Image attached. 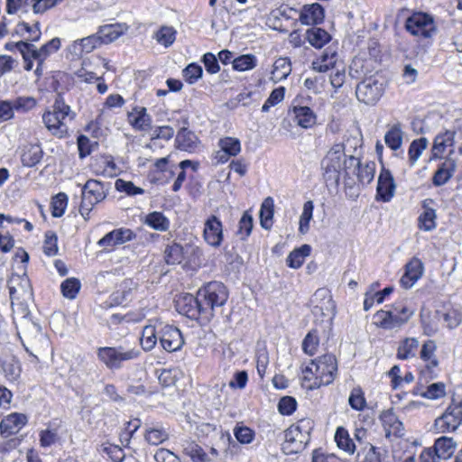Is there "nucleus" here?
I'll return each instance as SVG.
<instances>
[{
    "instance_id": "obj_1",
    "label": "nucleus",
    "mask_w": 462,
    "mask_h": 462,
    "mask_svg": "<svg viewBox=\"0 0 462 462\" xmlns=\"http://www.w3.org/2000/svg\"><path fill=\"white\" fill-rule=\"evenodd\" d=\"M356 165L357 158L346 155L344 143H335L321 161L324 180L337 185L342 175L351 179L352 174H356V169L352 170V166Z\"/></svg>"
},
{
    "instance_id": "obj_2",
    "label": "nucleus",
    "mask_w": 462,
    "mask_h": 462,
    "mask_svg": "<svg viewBox=\"0 0 462 462\" xmlns=\"http://www.w3.org/2000/svg\"><path fill=\"white\" fill-rule=\"evenodd\" d=\"M75 117V113L70 106L65 104L63 98L59 95L51 106V110L42 115V121L46 128L56 137L63 138L69 134V122Z\"/></svg>"
},
{
    "instance_id": "obj_3",
    "label": "nucleus",
    "mask_w": 462,
    "mask_h": 462,
    "mask_svg": "<svg viewBox=\"0 0 462 462\" xmlns=\"http://www.w3.org/2000/svg\"><path fill=\"white\" fill-rule=\"evenodd\" d=\"M313 427V420L305 418L288 428L284 432L282 450L286 454H297L302 451L310 440Z\"/></svg>"
},
{
    "instance_id": "obj_4",
    "label": "nucleus",
    "mask_w": 462,
    "mask_h": 462,
    "mask_svg": "<svg viewBox=\"0 0 462 462\" xmlns=\"http://www.w3.org/2000/svg\"><path fill=\"white\" fill-rule=\"evenodd\" d=\"M141 352L136 347L100 346L97 349L98 360L112 371L120 370L125 362L137 359Z\"/></svg>"
},
{
    "instance_id": "obj_5",
    "label": "nucleus",
    "mask_w": 462,
    "mask_h": 462,
    "mask_svg": "<svg viewBox=\"0 0 462 462\" xmlns=\"http://www.w3.org/2000/svg\"><path fill=\"white\" fill-rule=\"evenodd\" d=\"M198 292L202 311L207 318L213 317L216 309L224 306L228 299V291L220 282H210Z\"/></svg>"
},
{
    "instance_id": "obj_6",
    "label": "nucleus",
    "mask_w": 462,
    "mask_h": 462,
    "mask_svg": "<svg viewBox=\"0 0 462 462\" xmlns=\"http://www.w3.org/2000/svg\"><path fill=\"white\" fill-rule=\"evenodd\" d=\"M311 365L315 367V377L313 382L305 385L306 388L315 390L333 383L337 372V363L334 355L321 356L318 359L312 360Z\"/></svg>"
},
{
    "instance_id": "obj_7",
    "label": "nucleus",
    "mask_w": 462,
    "mask_h": 462,
    "mask_svg": "<svg viewBox=\"0 0 462 462\" xmlns=\"http://www.w3.org/2000/svg\"><path fill=\"white\" fill-rule=\"evenodd\" d=\"M107 195V189L99 180L90 179L81 189V203L79 211L84 218L88 217L93 207L103 201Z\"/></svg>"
},
{
    "instance_id": "obj_8",
    "label": "nucleus",
    "mask_w": 462,
    "mask_h": 462,
    "mask_svg": "<svg viewBox=\"0 0 462 462\" xmlns=\"http://www.w3.org/2000/svg\"><path fill=\"white\" fill-rule=\"evenodd\" d=\"M12 306H18L24 316L28 314L26 302L32 299V290L27 276L13 275L8 281Z\"/></svg>"
},
{
    "instance_id": "obj_9",
    "label": "nucleus",
    "mask_w": 462,
    "mask_h": 462,
    "mask_svg": "<svg viewBox=\"0 0 462 462\" xmlns=\"http://www.w3.org/2000/svg\"><path fill=\"white\" fill-rule=\"evenodd\" d=\"M385 81L381 76L373 75L359 82L356 95L360 102L375 105L384 93Z\"/></svg>"
},
{
    "instance_id": "obj_10",
    "label": "nucleus",
    "mask_w": 462,
    "mask_h": 462,
    "mask_svg": "<svg viewBox=\"0 0 462 462\" xmlns=\"http://www.w3.org/2000/svg\"><path fill=\"white\" fill-rule=\"evenodd\" d=\"M462 423V400L452 398L451 403L445 412L434 421L437 433H445L456 430Z\"/></svg>"
},
{
    "instance_id": "obj_11",
    "label": "nucleus",
    "mask_w": 462,
    "mask_h": 462,
    "mask_svg": "<svg viewBox=\"0 0 462 462\" xmlns=\"http://www.w3.org/2000/svg\"><path fill=\"white\" fill-rule=\"evenodd\" d=\"M405 29L413 36L430 39L437 32V27L431 15L426 13H414L406 19Z\"/></svg>"
},
{
    "instance_id": "obj_12",
    "label": "nucleus",
    "mask_w": 462,
    "mask_h": 462,
    "mask_svg": "<svg viewBox=\"0 0 462 462\" xmlns=\"http://www.w3.org/2000/svg\"><path fill=\"white\" fill-rule=\"evenodd\" d=\"M176 309L180 314L190 319H197L199 315H204L199 292L196 297L189 293L180 296L176 300Z\"/></svg>"
},
{
    "instance_id": "obj_13",
    "label": "nucleus",
    "mask_w": 462,
    "mask_h": 462,
    "mask_svg": "<svg viewBox=\"0 0 462 462\" xmlns=\"http://www.w3.org/2000/svg\"><path fill=\"white\" fill-rule=\"evenodd\" d=\"M203 237L208 245L219 247L222 244L223 225L217 217L210 216L204 223Z\"/></svg>"
},
{
    "instance_id": "obj_14",
    "label": "nucleus",
    "mask_w": 462,
    "mask_h": 462,
    "mask_svg": "<svg viewBox=\"0 0 462 462\" xmlns=\"http://www.w3.org/2000/svg\"><path fill=\"white\" fill-rule=\"evenodd\" d=\"M395 182L391 171L383 168L377 181L376 199L389 202L394 195Z\"/></svg>"
},
{
    "instance_id": "obj_15",
    "label": "nucleus",
    "mask_w": 462,
    "mask_h": 462,
    "mask_svg": "<svg viewBox=\"0 0 462 462\" xmlns=\"http://www.w3.org/2000/svg\"><path fill=\"white\" fill-rule=\"evenodd\" d=\"M160 343L168 352L178 351L184 344L180 330L173 326H165L161 331Z\"/></svg>"
},
{
    "instance_id": "obj_16",
    "label": "nucleus",
    "mask_w": 462,
    "mask_h": 462,
    "mask_svg": "<svg viewBox=\"0 0 462 462\" xmlns=\"http://www.w3.org/2000/svg\"><path fill=\"white\" fill-rule=\"evenodd\" d=\"M424 273V264L418 257H412L405 264V272L402 276L400 282L405 289L411 288L415 282L420 279Z\"/></svg>"
},
{
    "instance_id": "obj_17",
    "label": "nucleus",
    "mask_w": 462,
    "mask_h": 462,
    "mask_svg": "<svg viewBox=\"0 0 462 462\" xmlns=\"http://www.w3.org/2000/svg\"><path fill=\"white\" fill-rule=\"evenodd\" d=\"M310 303L313 305L312 311L315 314L320 312L321 315H327V313L333 312L335 310L331 293L326 288L318 289L312 295Z\"/></svg>"
},
{
    "instance_id": "obj_18",
    "label": "nucleus",
    "mask_w": 462,
    "mask_h": 462,
    "mask_svg": "<svg viewBox=\"0 0 462 462\" xmlns=\"http://www.w3.org/2000/svg\"><path fill=\"white\" fill-rule=\"evenodd\" d=\"M380 419L385 430L386 438H389L392 435L396 438H402L404 436L405 430L403 423L399 420L392 409L383 411L380 415Z\"/></svg>"
},
{
    "instance_id": "obj_19",
    "label": "nucleus",
    "mask_w": 462,
    "mask_h": 462,
    "mask_svg": "<svg viewBox=\"0 0 462 462\" xmlns=\"http://www.w3.org/2000/svg\"><path fill=\"white\" fill-rule=\"evenodd\" d=\"M134 236L135 235L131 229L118 228L107 233L97 244L102 247H113L131 241Z\"/></svg>"
},
{
    "instance_id": "obj_20",
    "label": "nucleus",
    "mask_w": 462,
    "mask_h": 462,
    "mask_svg": "<svg viewBox=\"0 0 462 462\" xmlns=\"http://www.w3.org/2000/svg\"><path fill=\"white\" fill-rule=\"evenodd\" d=\"M129 124L137 131H148L152 127V116L143 106H134L127 114Z\"/></svg>"
},
{
    "instance_id": "obj_21",
    "label": "nucleus",
    "mask_w": 462,
    "mask_h": 462,
    "mask_svg": "<svg viewBox=\"0 0 462 462\" xmlns=\"http://www.w3.org/2000/svg\"><path fill=\"white\" fill-rule=\"evenodd\" d=\"M27 423V418L22 413H12L0 422V430L3 435L9 437L17 433Z\"/></svg>"
},
{
    "instance_id": "obj_22",
    "label": "nucleus",
    "mask_w": 462,
    "mask_h": 462,
    "mask_svg": "<svg viewBox=\"0 0 462 462\" xmlns=\"http://www.w3.org/2000/svg\"><path fill=\"white\" fill-rule=\"evenodd\" d=\"M128 30L126 23H110L98 28L97 33L103 44H108L118 39Z\"/></svg>"
},
{
    "instance_id": "obj_23",
    "label": "nucleus",
    "mask_w": 462,
    "mask_h": 462,
    "mask_svg": "<svg viewBox=\"0 0 462 462\" xmlns=\"http://www.w3.org/2000/svg\"><path fill=\"white\" fill-rule=\"evenodd\" d=\"M341 63L337 60V51L328 48L312 62V69L318 72H327Z\"/></svg>"
},
{
    "instance_id": "obj_24",
    "label": "nucleus",
    "mask_w": 462,
    "mask_h": 462,
    "mask_svg": "<svg viewBox=\"0 0 462 462\" xmlns=\"http://www.w3.org/2000/svg\"><path fill=\"white\" fill-rule=\"evenodd\" d=\"M374 318L377 325L384 329L398 328L408 321L406 315L398 316L396 313H389L385 310L377 311Z\"/></svg>"
},
{
    "instance_id": "obj_25",
    "label": "nucleus",
    "mask_w": 462,
    "mask_h": 462,
    "mask_svg": "<svg viewBox=\"0 0 462 462\" xmlns=\"http://www.w3.org/2000/svg\"><path fill=\"white\" fill-rule=\"evenodd\" d=\"M43 151L40 144H26L21 150V162L23 166L32 168L42 159Z\"/></svg>"
},
{
    "instance_id": "obj_26",
    "label": "nucleus",
    "mask_w": 462,
    "mask_h": 462,
    "mask_svg": "<svg viewBox=\"0 0 462 462\" xmlns=\"http://www.w3.org/2000/svg\"><path fill=\"white\" fill-rule=\"evenodd\" d=\"M324 17L322 6L319 4H312L304 6L300 15V21L302 24L312 25L322 23Z\"/></svg>"
},
{
    "instance_id": "obj_27",
    "label": "nucleus",
    "mask_w": 462,
    "mask_h": 462,
    "mask_svg": "<svg viewBox=\"0 0 462 462\" xmlns=\"http://www.w3.org/2000/svg\"><path fill=\"white\" fill-rule=\"evenodd\" d=\"M456 171V162L452 159H447L439 169L436 171L432 177V183L436 187H440L446 184L453 176Z\"/></svg>"
},
{
    "instance_id": "obj_28",
    "label": "nucleus",
    "mask_w": 462,
    "mask_h": 462,
    "mask_svg": "<svg viewBox=\"0 0 462 462\" xmlns=\"http://www.w3.org/2000/svg\"><path fill=\"white\" fill-rule=\"evenodd\" d=\"M169 434L167 430L159 424H145L144 439L151 445H160L167 440Z\"/></svg>"
},
{
    "instance_id": "obj_29",
    "label": "nucleus",
    "mask_w": 462,
    "mask_h": 462,
    "mask_svg": "<svg viewBox=\"0 0 462 462\" xmlns=\"http://www.w3.org/2000/svg\"><path fill=\"white\" fill-rule=\"evenodd\" d=\"M218 145L224 152L218 159L221 162H227L229 156H236L241 152V143L239 139L235 137L226 136L221 138Z\"/></svg>"
},
{
    "instance_id": "obj_30",
    "label": "nucleus",
    "mask_w": 462,
    "mask_h": 462,
    "mask_svg": "<svg viewBox=\"0 0 462 462\" xmlns=\"http://www.w3.org/2000/svg\"><path fill=\"white\" fill-rule=\"evenodd\" d=\"M176 143L179 149L190 152L198 146L199 139L193 132L181 128L177 134Z\"/></svg>"
},
{
    "instance_id": "obj_31",
    "label": "nucleus",
    "mask_w": 462,
    "mask_h": 462,
    "mask_svg": "<svg viewBox=\"0 0 462 462\" xmlns=\"http://www.w3.org/2000/svg\"><path fill=\"white\" fill-rule=\"evenodd\" d=\"M183 453L193 462H208V455L194 440L184 439L181 442Z\"/></svg>"
},
{
    "instance_id": "obj_32",
    "label": "nucleus",
    "mask_w": 462,
    "mask_h": 462,
    "mask_svg": "<svg viewBox=\"0 0 462 462\" xmlns=\"http://www.w3.org/2000/svg\"><path fill=\"white\" fill-rule=\"evenodd\" d=\"M294 118L298 125L302 128H310L316 124L317 116L309 106H294Z\"/></svg>"
},
{
    "instance_id": "obj_33",
    "label": "nucleus",
    "mask_w": 462,
    "mask_h": 462,
    "mask_svg": "<svg viewBox=\"0 0 462 462\" xmlns=\"http://www.w3.org/2000/svg\"><path fill=\"white\" fill-rule=\"evenodd\" d=\"M432 199H425L422 203L424 211L420 215L419 227L424 231H431L436 227V211L429 207L430 203H432Z\"/></svg>"
},
{
    "instance_id": "obj_34",
    "label": "nucleus",
    "mask_w": 462,
    "mask_h": 462,
    "mask_svg": "<svg viewBox=\"0 0 462 462\" xmlns=\"http://www.w3.org/2000/svg\"><path fill=\"white\" fill-rule=\"evenodd\" d=\"M457 443L449 437H440L436 439L434 451L439 458L447 459L455 452Z\"/></svg>"
},
{
    "instance_id": "obj_35",
    "label": "nucleus",
    "mask_w": 462,
    "mask_h": 462,
    "mask_svg": "<svg viewBox=\"0 0 462 462\" xmlns=\"http://www.w3.org/2000/svg\"><path fill=\"white\" fill-rule=\"evenodd\" d=\"M404 133L400 123L391 125L384 135L385 144L392 150L397 151L402 147Z\"/></svg>"
},
{
    "instance_id": "obj_36",
    "label": "nucleus",
    "mask_w": 462,
    "mask_h": 462,
    "mask_svg": "<svg viewBox=\"0 0 462 462\" xmlns=\"http://www.w3.org/2000/svg\"><path fill=\"white\" fill-rule=\"evenodd\" d=\"M454 142V133L447 131L442 134H439L435 137L433 146L431 149L432 158H440L444 153L445 150L448 146H452Z\"/></svg>"
},
{
    "instance_id": "obj_37",
    "label": "nucleus",
    "mask_w": 462,
    "mask_h": 462,
    "mask_svg": "<svg viewBox=\"0 0 462 462\" xmlns=\"http://www.w3.org/2000/svg\"><path fill=\"white\" fill-rule=\"evenodd\" d=\"M352 170H355V166H352ZM374 162H367L363 164L357 159V165L356 166V174H352V177L356 176L361 183L369 184L374 180Z\"/></svg>"
},
{
    "instance_id": "obj_38",
    "label": "nucleus",
    "mask_w": 462,
    "mask_h": 462,
    "mask_svg": "<svg viewBox=\"0 0 462 462\" xmlns=\"http://www.w3.org/2000/svg\"><path fill=\"white\" fill-rule=\"evenodd\" d=\"M306 38L310 45L317 49L322 48L331 40L330 34L324 29L312 27L306 32Z\"/></svg>"
},
{
    "instance_id": "obj_39",
    "label": "nucleus",
    "mask_w": 462,
    "mask_h": 462,
    "mask_svg": "<svg viewBox=\"0 0 462 462\" xmlns=\"http://www.w3.org/2000/svg\"><path fill=\"white\" fill-rule=\"evenodd\" d=\"M311 247L309 245H302L300 247L294 249L287 256V265L293 269L300 268L305 261V258L310 255Z\"/></svg>"
},
{
    "instance_id": "obj_40",
    "label": "nucleus",
    "mask_w": 462,
    "mask_h": 462,
    "mask_svg": "<svg viewBox=\"0 0 462 462\" xmlns=\"http://www.w3.org/2000/svg\"><path fill=\"white\" fill-rule=\"evenodd\" d=\"M419 348V341L414 337H407L401 342L397 349V358L407 360L416 356Z\"/></svg>"
},
{
    "instance_id": "obj_41",
    "label": "nucleus",
    "mask_w": 462,
    "mask_h": 462,
    "mask_svg": "<svg viewBox=\"0 0 462 462\" xmlns=\"http://www.w3.org/2000/svg\"><path fill=\"white\" fill-rule=\"evenodd\" d=\"M291 72V61L288 58H279L273 63L271 79L279 82L285 79Z\"/></svg>"
},
{
    "instance_id": "obj_42",
    "label": "nucleus",
    "mask_w": 462,
    "mask_h": 462,
    "mask_svg": "<svg viewBox=\"0 0 462 462\" xmlns=\"http://www.w3.org/2000/svg\"><path fill=\"white\" fill-rule=\"evenodd\" d=\"M273 207V199L271 197H267L262 203L260 208V224L263 229L269 230L273 226L274 214Z\"/></svg>"
},
{
    "instance_id": "obj_43",
    "label": "nucleus",
    "mask_w": 462,
    "mask_h": 462,
    "mask_svg": "<svg viewBox=\"0 0 462 462\" xmlns=\"http://www.w3.org/2000/svg\"><path fill=\"white\" fill-rule=\"evenodd\" d=\"M2 368L5 378L9 382H15L20 378L22 366L17 357L11 356L10 358L5 360L2 364Z\"/></svg>"
},
{
    "instance_id": "obj_44",
    "label": "nucleus",
    "mask_w": 462,
    "mask_h": 462,
    "mask_svg": "<svg viewBox=\"0 0 462 462\" xmlns=\"http://www.w3.org/2000/svg\"><path fill=\"white\" fill-rule=\"evenodd\" d=\"M144 224L158 231H166L170 226L169 219L162 212L158 211L148 214Z\"/></svg>"
},
{
    "instance_id": "obj_45",
    "label": "nucleus",
    "mask_w": 462,
    "mask_h": 462,
    "mask_svg": "<svg viewBox=\"0 0 462 462\" xmlns=\"http://www.w3.org/2000/svg\"><path fill=\"white\" fill-rule=\"evenodd\" d=\"M335 440L339 448L345 450L349 454L355 453L356 445L353 442L352 439H350L347 430H345L343 427H339L337 429L335 434Z\"/></svg>"
},
{
    "instance_id": "obj_46",
    "label": "nucleus",
    "mask_w": 462,
    "mask_h": 462,
    "mask_svg": "<svg viewBox=\"0 0 462 462\" xmlns=\"http://www.w3.org/2000/svg\"><path fill=\"white\" fill-rule=\"evenodd\" d=\"M103 43L99 38L98 33H95L85 37L74 42V49L79 50L81 52L89 53L96 48L101 46Z\"/></svg>"
},
{
    "instance_id": "obj_47",
    "label": "nucleus",
    "mask_w": 462,
    "mask_h": 462,
    "mask_svg": "<svg viewBox=\"0 0 462 462\" xmlns=\"http://www.w3.org/2000/svg\"><path fill=\"white\" fill-rule=\"evenodd\" d=\"M428 140L425 137L415 139L410 144L408 150L409 162L413 166L420 157L422 152L427 148Z\"/></svg>"
},
{
    "instance_id": "obj_48",
    "label": "nucleus",
    "mask_w": 462,
    "mask_h": 462,
    "mask_svg": "<svg viewBox=\"0 0 462 462\" xmlns=\"http://www.w3.org/2000/svg\"><path fill=\"white\" fill-rule=\"evenodd\" d=\"M314 204L312 200H308L303 204L302 213L300 217L299 231L304 235L310 230V222L313 216Z\"/></svg>"
},
{
    "instance_id": "obj_49",
    "label": "nucleus",
    "mask_w": 462,
    "mask_h": 462,
    "mask_svg": "<svg viewBox=\"0 0 462 462\" xmlns=\"http://www.w3.org/2000/svg\"><path fill=\"white\" fill-rule=\"evenodd\" d=\"M157 342L156 329L153 326H145L142 331L140 343L144 351L152 350Z\"/></svg>"
},
{
    "instance_id": "obj_50",
    "label": "nucleus",
    "mask_w": 462,
    "mask_h": 462,
    "mask_svg": "<svg viewBox=\"0 0 462 462\" xmlns=\"http://www.w3.org/2000/svg\"><path fill=\"white\" fill-rule=\"evenodd\" d=\"M80 288L81 283L79 280L73 277L66 279L60 285L62 295L69 300H73L77 297Z\"/></svg>"
},
{
    "instance_id": "obj_51",
    "label": "nucleus",
    "mask_w": 462,
    "mask_h": 462,
    "mask_svg": "<svg viewBox=\"0 0 462 462\" xmlns=\"http://www.w3.org/2000/svg\"><path fill=\"white\" fill-rule=\"evenodd\" d=\"M165 262L168 264H178L183 260V247L179 244L168 245L164 251Z\"/></svg>"
},
{
    "instance_id": "obj_52",
    "label": "nucleus",
    "mask_w": 462,
    "mask_h": 462,
    "mask_svg": "<svg viewBox=\"0 0 462 462\" xmlns=\"http://www.w3.org/2000/svg\"><path fill=\"white\" fill-rule=\"evenodd\" d=\"M60 47V38H53L49 41L47 43L42 45L40 49H37L38 53L36 55V61H44L47 57H49L51 53L57 51Z\"/></svg>"
},
{
    "instance_id": "obj_53",
    "label": "nucleus",
    "mask_w": 462,
    "mask_h": 462,
    "mask_svg": "<svg viewBox=\"0 0 462 462\" xmlns=\"http://www.w3.org/2000/svg\"><path fill=\"white\" fill-rule=\"evenodd\" d=\"M233 69L237 71H245L256 66V58L253 54H245L236 58L233 62Z\"/></svg>"
},
{
    "instance_id": "obj_54",
    "label": "nucleus",
    "mask_w": 462,
    "mask_h": 462,
    "mask_svg": "<svg viewBox=\"0 0 462 462\" xmlns=\"http://www.w3.org/2000/svg\"><path fill=\"white\" fill-rule=\"evenodd\" d=\"M253 217L248 212L245 211L238 223V230L237 235L240 236L241 240H246L247 237L251 235L254 224H253Z\"/></svg>"
},
{
    "instance_id": "obj_55",
    "label": "nucleus",
    "mask_w": 462,
    "mask_h": 462,
    "mask_svg": "<svg viewBox=\"0 0 462 462\" xmlns=\"http://www.w3.org/2000/svg\"><path fill=\"white\" fill-rule=\"evenodd\" d=\"M176 38V31L170 26H162L155 35L156 41L164 47L171 46Z\"/></svg>"
},
{
    "instance_id": "obj_56",
    "label": "nucleus",
    "mask_w": 462,
    "mask_h": 462,
    "mask_svg": "<svg viewBox=\"0 0 462 462\" xmlns=\"http://www.w3.org/2000/svg\"><path fill=\"white\" fill-rule=\"evenodd\" d=\"M348 403L356 411H363L366 406L364 392L360 387L354 388L349 395Z\"/></svg>"
},
{
    "instance_id": "obj_57",
    "label": "nucleus",
    "mask_w": 462,
    "mask_h": 462,
    "mask_svg": "<svg viewBox=\"0 0 462 462\" xmlns=\"http://www.w3.org/2000/svg\"><path fill=\"white\" fill-rule=\"evenodd\" d=\"M445 388L446 386L443 383H434L430 384L424 392L420 393V395L430 400L439 399L445 396Z\"/></svg>"
},
{
    "instance_id": "obj_58",
    "label": "nucleus",
    "mask_w": 462,
    "mask_h": 462,
    "mask_svg": "<svg viewBox=\"0 0 462 462\" xmlns=\"http://www.w3.org/2000/svg\"><path fill=\"white\" fill-rule=\"evenodd\" d=\"M11 106L14 113V110L18 112H26L36 106V100L31 97H19L11 100Z\"/></svg>"
},
{
    "instance_id": "obj_59",
    "label": "nucleus",
    "mask_w": 462,
    "mask_h": 462,
    "mask_svg": "<svg viewBox=\"0 0 462 462\" xmlns=\"http://www.w3.org/2000/svg\"><path fill=\"white\" fill-rule=\"evenodd\" d=\"M319 346V337L316 330L310 331L302 341V350L309 356H313L316 353Z\"/></svg>"
},
{
    "instance_id": "obj_60",
    "label": "nucleus",
    "mask_w": 462,
    "mask_h": 462,
    "mask_svg": "<svg viewBox=\"0 0 462 462\" xmlns=\"http://www.w3.org/2000/svg\"><path fill=\"white\" fill-rule=\"evenodd\" d=\"M67 205L68 196L63 192L57 194L51 202L52 216L54 217H60L64 214Z\"/></svg>"
},
{
    "instance_id": "obj_61",
    "label": "nucleus",
    "mask_w": 462,
    "mask_h": 462,
    "mask_svg": "<svg viewBox=\"0 0 462 462\" xmlns=\"http://www.w3.org/2000/svg\"><path fill=\"white\" fill-rule=\"evenodd\" d=\"M202 68L196 63L189 64L183 70L182 75L186 82L194 84L199 79L202 77Z\"/></svg>"
},
{
    "instance_id": "obj_62",
    "label": "nucleus",
    "mask_w": 462,
    "mask_h": 462,
    "mask_svg": "<svg viewBox=\"0 0 462 462\" xmlns=\"http://www.w3.org/2000/svg\"><path fill=\"white\" fill-rule=\"evenodd\" d=\"M58 237L52 231L45 233V239L43 244V252L48 256H53L58 253Z\"/></svg>"
},
{
    "instance_id": "obj_63",
    "label": "nucleus",
    "mask_w": 462,
    "mask_h": 462,
    "mask_svg": "<svg viewBox=\"0 0 462 462\" xmlns=\"http://www.w3.org/2000/svg\"><path fill=\"white\" fill-rule=\"evenodd\" d=\"M234 435L241 444H249L254 440V432L246 426L236 425L234 429Z\"/></svg>"
},
{
    "instance_id": "obj_64",
    "label": "nucleus",
    "mask_w": 462,
    "mask_h": 462,
    "mask_svg": "<svg viewBox=\"0 0 462 462\" xmlns=\"http://www.w3.org/2000/svg\"><path fill=\"white\" fill-rule=\"evenodd\" d=\"M116 189L120 192H125L129 196L143 194L144 190L142 188L136 187L132 181H126L118 179L116 181Z\"/></svg>"
}]
</instances>
